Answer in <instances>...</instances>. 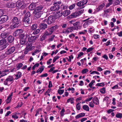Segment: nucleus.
I'll return each mask as SVG.
<instances>
[{"instance_id": "nucleus-39", "label": "nucleus", "mask_w": 122, "mask_h": 122, "mask_svg": "<svg viewBox=\"0 0 122 122\" xmlns=\"http://www.w3.org/2000/svg\"><path fill=\"white\" fill-rule=\"evenodd\" d=\"M115 116L117 118H121L122 117V114L121 113H117L116 115Z\"/></svg>"}, {"instance_id": "nucleus-51", "label": "nucleus", "mask_w": 122, "mask_h": 122, "mask_svg": "<svg viewBox=\"0 0 122 122\" xmlns=\"http://www.w3.org/2000/svg\"><path fill=\"white\" fill-rule=\"evenodd\" d=\"M25 56V55L24 54H22L21 56L18 57V59L22 60L24 59Z\"/></svg>"}, {"instance_id": "nucleus-40", "label": "nucleus", "mask_w": 122, "mask_h": 122, "mask_svg": "<svg viewBox=\"0 0 122 122\" xmlns=\"http://www.w3.org/2000/svg\"><path fill=\"white\" fill-rule=\"evenodd\" d=\"M44 69V68L42 67L38 69L36 72L37 73H41L43 71Z\"/></svg>"}, {"instance_id": "nucleus-58", "label": "nucleus", "mask_w": 122, "mask_h": 122, "mask_svg": "<svg viewBox=\"0 0 122 122\" xmlns=\"http://www.w3.org/2000/svg\"><path fill=\"white\" fill-rule=\"evenodd\" d=\"M75 37V35L73 33H72L69 35V37L71 39H73Z\"/></svg>"}, {"instance_id": "nucleus-12", "label": "nucleus", "mask_w": 122, "mask_h": 122, "mask_svg": "<svg viewBox=\"0 0 122 122\" xmlns=\"http://www.w3.org/2000/svg\"><path fill=\"white\" fill-rule=\"evenodd\" d=\"M25 23L26 25H30L31 22V19L30 18H24L22 20Z\"/></svg>"}, {"instance_id": "nucleus-23", "label": "nucleus", "mask_w": 122, "mask_h": 122, "mask_svg": "<svg viewBox=\"0 0 122 122\" xmlns=\"http://www.w3.org/2000/svg\"><path fill=\"white\" fill-rule=\"evenodd\" d=\"M14 37L11 36H9L7 38V40L8 42L10 43L13 42L14 40Z\"/></svg>"}, {"instance_id": "nucleus-36", "label": "nucleus", "mask_w": 122, "mask_h": 122, "mask_svg": "<svg viewBox=\"0 0 122 122\" xmlns=\"http://www.w3.org/2000/svg\"><path fill=\"white\" fill-rule=\"evenodd\" d=\"M87 31L86 30H84L83 31H79L78 32V34L80 35H84L85 34L86 32H87Z\"/></svg>"}, {"instance_id": "nucleus-48", "label": "nucleus", "mask_w": 122, "mask_h": 122, "mask_svg": "<svg viewBox=\"0 0 122 122\" xmlns=\"http://www.w3.org/2000/svg\"><path fill=\"white\" fill-rule=\"evenodd\" d=\"M40 30L39 29H38L34 31L33 33L34 34H36L39 33L40 32Z\"/></svg>"}, {"instance_id": "nucleus-10", "label": "nucleus", "mask_w": 122, "mask_h": 122, "mask_svg": "<svg viewBox=\"0 0 122 122\" xmlns=\"http://www.w3.org/2000/svg\"><path fill=\"white\" fill-rule=\"evenodd\" d=\"M15 49V47L14 46L9 47L8 50L5 52V54L9 55L13 53Z\"/></svg>"}, {"instance_id": "nucleus-8", "label": "nucleus", "mask_w": 122, "mask_h": 122, "mask_svg": "<svg viewBox=\"0 0 122 122\" xmlns=\"http://www.w3.org/2000/svg\"><path fill=\"white\" fill-rule=\"evenodd\" d=\"M87 0H81L76 3V5L80 8L82 9L84 8L85 5L87 3Z\"/></svg>"}, {"instance_id": "nucleus-22", "label": "nucleus", "mask_w": 122, "mask_h": 122, "mask_svg": "<svg viewBox=\"0 0 122 122\" xmlns=\"http://www.w3.org/2000/svg\"><path fill=\"white\" fill-rule=\"evenodd\" d=\"M85 113H81L79 114L76 116L75 118L76 119L81 118L84 116L85 115Z\"/></svg>"}, {"instance_id": "nucleus-47", "label": "nucleus", "mask_w": 122, "mask_h": 122, "mask_svg": "<svg viewBox=\"0 0 122 122\" xmlns=\"http://www.w3.org/2000/svg\"><path fill=\"white\" fill-rule=\"evenodd\" d=\"M64 92V90H58L57 91L58 93L60 95L62 94Z\"/></svg>"}, {"instance_id": "nucleus-13", "label": "nucleus", "mask_w": 122, "mask_h": 122, "mask_svg": "<svg viewBox=\"0 0 122 122\" xmlns=\"http://www.w3.org/2000/svg\"><path fill=\"white\" fill-rule=\"evenodd\" d=\"M8 19L7 15H5L0 17V24H1L6 22Z\"/></svg>"}, {"instance_id": "nucleus-41", "label": "nucleus", "mask_w": 122, "mask_h": 122, "mask_svg": "<svg viewBox=\"0 0 122 122\" xmlns=\"http://www.w3.org/2000/svg\"><path fill=\"white\" fill-rule=\"evenodd\" d=\"M88 71L89 70L87 68L84 69L82 70L81 73L82 74H84L88 72Z\"/></svg>"}, {"instance_id": "nucleus-6", "label": "nucleus", "mask_w": 122, "mask_h": 122, "mask_svg": "<svg viewBox=\"0 0 122 122\" xmlns=\"http://www.w3.org/2000/svg\"><path fill=\"white\" fill-rule=\"evenodd\" d=\"M14 81L13 76H8L4 82V84L6 85H9Z\"/></svg>"}, {"instance_id": "nucleus-43", "label": "nucleus", "mask_w": 122, "mask_h": 122, "mask_svg": "<svg viewBox=\"0 0 122 122\" xmlns=\"http://www.w3.org/2000/svg\"><path fill=\"white\" fill-rule=\"evenodd\" d=\"M100 92L102 94H104L105 92V87H103L100 90Z\"/></svg>"}, {"instance_id": "nucleus-3", "label": "nucleus", "mask_w": 122, "mask_h": 122, "mask_svg": "<svg viewBox=\"0 0 122 122\" xmlns=\"http://www.w3.org/2000/svg\"><path fill=\"white\" fill-rule=\"evenodd\" d=\"M43 8L42 6L40 5L37 7L33 12L35 17L38 18L40 17L43 14V12L41 11Z\"/></svg>"}, {"instance_id": "nucleus-19", "label": "nucleus", "mask_w": 122, "mask_h": 122, "mask_svg": "<svg viewBox=\"0 0 122 122\" xmlns=\"http://www.w3.org/2000/svg\"><path fill=\"white\" fill-rule=\"evenodd\" d=\"M39 26L40 29H44L47 28V25L46 24L41 23L40 24Z\"/></svg>"}, {"instance_id": "nucleus-24", "label": "nucleus", "mask_w": 122, "mask_h": 122, "mask_svg": "<svg viewBox=\"0 0 122 122\" xmlns=\"http://www.w3.org/2000/svg\"><path fill=\"white\" fill-rule=\"evenodd\" d=\"M92 101L96 105H98L99 104L98 99L96 97L93 98L92 99Z\"/></svg>"}, {"instance_id": "nucleus-4", "label": "nucleus", "mask_w": 122, "mask_h": 122, "mask_svg": "<svg viewBox=\"0 0 122 122\" xmlns=\"http://www.w3.org/2000/svg\"><path fill=\"white\" fill-rule=\"evenodd\" d=\"M27 33H27L26 34H24V37L25 38H28V40L27 42L32 43L35 42L37 39L38 36H32L31 35H30L31 36H30L28 32Z\"/></svg>"}, {"instance_id": "nucleus-9", "label": "nucleus", "mask_w": 122, "mask_h": 122, "mask_svg": "<svg viewBox=\"0 0 122 122\" xmlns=\"http://www.w3.org/2000/svg\"><path fill=\"white\" fill-rule=\"evenodd\" d=\"M55 19L54 17L52 16H49L47 20L45 19L43 20L44 22H46L47 24L50 25L54 21Z\"/></svg>"}, {"instance_id": "nucleus-5", "label": "nucleus", "mask_w": 122, "mask_h": 122, "mask_svg": "<svg viewBox=\"0 0 122 122\" xmlns=\"http://www.w3.org/2000/svg\"><path fill=\"white\" fill-rule=\"evenodd\" d=\"M24 31L23 30L21 29H18L16 30L13 33V35L15 36H20L21 35L23 37L24 36L23 35H24V34H26L27 32H25L24 33Z\"/></svg>"}, {"instance_id": "nucleus-56", "label": "nucleus", "mask_w": 122, "mask_h": 122, "mask_svg": "<svg viewBox=\"0 0 122 122\" xmlns=\"http://www.w3.org/2000/svg\"><path fill=\"white\" fill-rule=\"evenodd\" d=\"M111 73L110 71L109 70H106L104 71V74L105 75H107Z\"/></svg>"}, {"instance_id": "nucleus-28", "label": "nucleus", "mask_w": 122, "mask_h": 122, "mask_svg": "<svg viewBox=\"0 0 122 122\" xmlns=\"http://www.w3.org/2000/svg\"><path fill=\"white\" fill-rule=\"evenodd\" d=\"M8 35V34L6 32H3L1 34V37L2 39H4L6 38Z\"/></svg>"}, {"instance_id": "nucleus-64", "label": "nucleus", "mask_w": 122, "mask_h": 122, "mask_svg": "<svg viewBox=\"0 0 122 122\" xmlns=\"http://www.w3.org/2000/svg\"><path fill=\"white\" fill-rule=\"evenodd\" d=\"M93 36L95 39H97L99 38V36L97 34H94L93 35Z\"/></svg>"}, {"instance_id": "nucleus-14", "label": "nucleus", "mask_w": 122, "mask_h": 122, "mask_svg": "<svg viewBox=\"0 0 122 122\" xmlns=\"http://www.w3.org/2000/svg\"><path fill=\"white\" fill-rule=\"evenodd\" d=\"M13 92H12L9 94V96L7 97L6 101V102L7 104H8L10 102L12 99V97L13 96Z\"/></svg>"}, {"instance_id": "nucleus-53", "label": "nucleus", "mask_w": 122, "mask_h": 122, "mask_svg": "<svg viewBox=\"0 0 122 122\" xmlns=\"http://www.w3.org/2000/svg\"><path fill=\"white\" fill-rule=\"evenodd\" d=\"M55 36V35H53L50 37L48 39L49 41H53Z\"/></svg>"}, {"instance_id": "nucleus-52", "label": "nucleus", "mask_w": 122, "mask_h": 122, "mask_svg": "<svg viewBox=\"0 0 122 122\" xmlns=\"http://www.w3.org/2000/svg\"><path fill=\"white\" fill-rule=\"evenodd\" d=\"M39 65V64L38 63H37L36 64L32 67V69L33 70H34L35 69V68L36 67H38Z\"/></svg>"}, {"instance_id": "nucleus-17", "label": "nucleus", "mask_w": 122, "mask_h": 122, "mask_svg": "<svg viewBox=\"0 0 122 122\" xmlns=\"http://www.w3.org/2000/svg\"><path fill=\"white\" fill-rule=\"evenodd\" d=\"M78 14L76 12V11L73 13L71 14L69 16V17L70 18H75L77 17V16H78Z\"/></svg>"}, {"instance_id": "nucleus-2", "label": "nucleus", "mask_w": 122, "mask_h": 122, "mask_svg": "<svg viewBox=\"0 0 122 122\" xmlns=\"http://www.w3.org/2000/svg\"><path fill=\"white\" fill-rule=\"evenodd\" d=\"M56 27V26L55 25L50 28L47 30L44 35L41 38V40L43 41L46 38L47 36L51 35L54 31V30L55 29Z\"/></svg>"}, {"instance_id": "nucleus-25", "label": "nucleus", "mask_w": 122, "mask_h": 122, "mask_svg": "<svg viewBox=\"0 0 122 122\" xmlns=\"http://www.w3.org/2000/svg\"><path fill=\"white\" fill-rule=\"evenodd\" d=\"M105 4L104 3L99 5L97 8V10L98 11L101 10L102 8L104 6Z\"/></svg>"}, {"instance_id": "nucleus-1", "label": "nucleus", "mask_w": 122, "mask_h": 122, "mask_svg": "<svg viewBox=\"0 0 122 122\" xmlns=\"http://www.w3.org/2000/svg\"><path fill=\"white\" fill-rule=\"evenodd\" d=\"M10 22L12 23V24L10 26V28L12 29L18 27L20 25V19L16 17H13L11 20Z\"/></svg>"}, {"instance_id": "nucleus-31", "label": "nucleus", "mask_w": 122, "mask_h": 122, "mask_svg": "<svg viewBox=\"0 0 122 122\" xmlns=\"http://www.w3.org/2000/svg\"><path fill=\"white\" fill-rule=\"evenodd\" d=\"M8 44L1 45L0 46V50H2L8 46Z\"/></svg>"}, {"instance_id": "nucleus-61", "label": "nucleus", "mask_w": 122, "mask_h": 122, "mask_svg": "<svg viewBox=\"0 0 122 122\" xmlns=\"http://www.w3.org/2000/svg\"><path fill=\"white\" fill-rule=\"evenodd\" d=\"M82 27V26L79 25L76 26V28L75 29L76 30H80Z\"/></svg>"}, {"instance_id": "nucleus-55", "label": "nucleus", "mask_w": 122, "mask_h": 122, "mask_svg": "<svg viewBox=\"0 0 122 122\" xmlns=\"http://www.w3.org/2000/svg\"><path fill=\"white\" fill-rule=\"evenodd\" d=\"M104 85V83H98L96 85V86H103Z\"/></svg>"}, {"instance_id": "nucleus-57", "label": "nucleus", "mask_w": 122, "mask_h": 122, "mask_svg": "<svg viewBox=\"0 0 122 122\" xmlns=\"http://www.w3.org/2000/svg\"><path fill=\"white\" fill-rule=\"evenodd\" d=\"M83 54V53L82 52H80L78 54V56L77 57V59H79L80 57L81 56H82Z\"/></svg>"}, {"instance_id": "nucleus-26", "label": "nucleus", "mask_w": 122, "mask_h": 122, "mask_svg": "<svg viewBox=\"0 0 122 122\" xmlns=\"http://www.w3.org/2000/svg\"><path fill=\"white\" fill-rule=\"evenodd\" d=\"M70 10H66L63 12V13H62V15L65 16H66L69 14H70Z\"/></svg>"}, {"instance_id": "nucleus-45", "label": "nucleus", "mask_w": 122, "mask_h": 122, "mask_svg": "<svg viewBox=\"0 0 122 122\" xmlns=\"http://www.w3.org/2000/svg\"><path fill=\"white\" fill-rule=\"evenodd\" d=\"M94 48L92 47H91L88 48L86 51V52L87 53L89 52L90 51H92Z\"/></svg>"}, {"instance_id": "nucleus-27", "label": "nucleus", "mask_w": 122, "mask_h": 122, "mask_svg": "<svg viewBox=\"0 0 122 122\" xmlns=\"http://www.w3.org/2000/svg\"><path fill=\"white\" fill-rule=\"evenodd\" d=\"M8 44V43H6V41L5 39H3L0 41V45L1 46Z\"/></svg>"}, {"instance_id": "nucleus-59", "label": "nucleus", "mask_w": 122, "mask_h": 122, "mask_svg": "<svg viewBox=\"0 0 122 122\" xmlns=\"http://www.w3.org/2000/svg\"><path fill=\"white\" fill-rule=\"evenodd\" d=\"M96 74L97 75H99L100 74V73L98 72V71H92L90 73L91 74Z\"/></svg>"}, {"instance_id": "nucleus-54", "label": "nucleus", "mask_w": 122, "mask_h": 122, "mask_svg": "<svg viewBox=\"0 0 122 122\" xmlns=\"http://www.w3.org/2000/svg\"><path fill=\"white\" fill-rule=\"evenodd\" d=\"M76 108L78 110H79L81 108V105L80 104L78 103L76 105Z\"/></svg>"}, {"instance_id": "nucleus-62", "label": "nucleus", "mask_w": 122, "mask_h": 122, "mask_svg": "<svg viewBox=\"0 0 122 122\" xmlns=\"http://www.w3.org/2000/svg\"><path fill=\"white\" fill-rule=\"evenodd\" d=\"M80 24V22L79 21H77L76 22H75L74 23L73 25L74 26L76 27L77 26L79 25Z\"/></svg>"}, {"instance_id": "nucleus-46", "label": "nucleus", "mask_w": 122, "mask_h": 122, "mask_svg": "<svg viewBox=\"0 0 122 122\" xmlns=\"http://www.w3.org/2000/svg\"><path fill=\"white\" fill-rule=\"evenodd\" d=\"M89 25L87 22L86 21L83 24V27L85 28H86Z\"/></svg>"}, {"instance_id": "nucleus-30", "label": "nucleus", "mask_w": 122, "mask_h": 122, "mask_svg": "<svg viewBox=\"0 0 122 122\" xmlns=\"http://www.w3.org/2000/svg\"><path fill=\"white\" fill-rule=\"evenodd\" d=\"M95 83V81L94 80H92L89 83L88 85L87 86V87L89 86L90 88H92V85H94Z\"/></svg>"}, {"instance_id": "nucleus-11", "label": "nucleus", "mask_w": 122, "mask_h": 122, "mask_svg": "<svg viewBox=\"0 0 122 122\" xmlns=\"http://www.w3.org/2000/svg\"><path fill=\"white\" fill-rule=\"evenodd\" d=\"M26 44L27 46L26 47V49L28 50V51L31 50L34 48V46H32V43H29V42H27Z\"/></svg>"}, {"instance_id": "nucleus-63", "label": "nucleus", "mask_w": 122, "mask_h": 122, "mask_svg": "<svg viewBox=\"0 0 122 122\" xmlns=\"http://www.w3.org/2000/svg\"><path fill=\"white\" fill-rule=\"evenodd\" d=\"M73 29L74 28L73 27H71L69 28L68 30L69 33L72 32L73 31Z\"/></svg>"}, {"instance_id": "nucleus-33", "label": "nucleus", "mask_w": 122, "mask_h": 122, "mask_svg": "<svg viewBox=\"0 0 122 122\" xmlns=\"http://www.w3.org/2000/svg\"><path fill=\"white\" fill-rule=\"evenodd\" d=\"M88 29L89 30V31L90 32V33L93 32L94 31V28L93 26L89 27Z\"/></svg>"}, {"instance_id": "nucleus-42", "label": "nucleus", "mask_w": 122, "mask_h": 122, "mask_svg": "<svg viewBox=\"0 0 122 122\" xmlns=\"http://www.w3.org/2000/svg\"><path fill=\"white\" fill-rule=\"evenodd\" d=\"M37 27V25L36 24H33L31 27V29L33 30H35Z\"/></svg>"}, {"instance_id": "nucleus-18", "label": "nucleus", "mask_w": 122, "mask_h": 122, "mask_svg": "<svg viewBox=\"0 0 122 122\" xmlns=\"http://www.w3.org/2000/svg\"><path fill=\"white\" fill-rule=\"evenodd\" d=\"M62 12H58L55 14V17L56 18H58L62 16Z\"/></svg>"}, {"instance_id": "nucleus-20", "label": "nucleus", "mask_w": 122, "mask_h": 122, "mask_svg": "<svg viewBox=\"0 0 122 122\" xmlns=\"http://www.w3.org/2000/svg\"><path fill=\"white\" fill-rule=\"evenodd\" d=\"M35 5L34 3H32L29 6V8L30 10H33L35 8Z\"/></svg>"}, {"instance_id": "nucleus-60", "label": "nucleus", "mask_w": 122, "mask_h": 122, "mask_svg": "<svg viewBox=\"0 0 122 122\" xmlns=\"http://www.w3.org/2000/svg\"><path fill=\"white\" fill-rule=\"evenodd\" d=\"M109 1V3L106 6V8L112 4V0Z\"/></svg>"}, {"instance_id": "nucleus-32", "label": "nucleus", "mask_w": 122, "mask_h": 122, "mask_svg": "<svg viewBox=\"0 0 122 122\" xmlns=\"http://www.w3.org/2000/svg\"><path fill=\"white\" fill-rule=\"evenodd\" d=\"M74 100V99L73 98H70L68 99L67 100V102L69 103L70 102L71 104H72L74 103L73 101Z\"/></svg>"}, {"instance_id": "nucleus-34", "label": "nucleus", "mask_w": 122, "mask_h": 122, "mask_svg": "<svg viewBox=\"0 0 122 122\" xmlns=\"http://www.w3.org/2000/svg\"><path fill=\"white\" fill-rule=\"evenodd\" d=\"M30 16V14L29 12H27L25 14L24 18H30L29 17Z\"/></svg>"}, {"instance_id": "nucleus-29", "label": "nucleus", "mask_w": 122, "mask_h": 122, "mask_svg": "<svg viewBox=\"0 0 122 122\" xmlns=\"http://www.w3.org/2000/svg\"><path fill=\"white\" fill-rule=\"evenodd\" d=\"M82 108L85 110L89 111V108L87 105H85L82 106Z\"/></svg>"}, {"instance_id": "nucleus-50", "label": "nucleus", "mask_w": 122, "mask_h": 122, "mask_svg": "<svg viewBox=\"0 0 122 122\" xmlns=\"http://www.w3.org/2000/svg\"><path fill=\"white\" fill-rule=\"evenodd\" d=\"M4 11L3 9H0V16H2L4 14Z\"/></svg>"}, {"instance_id": "nucleus-7", "label": "nucleus", "mask_w": 122, "mask_h": 122, "mask_svg": "<svg viewBox=\"0 0 122 122\" xmlns=\"http://www.w3.org/2000/svg\"><path fill=\"white\" fill-rule=\"evenodd\" d=\"M61 3V1H59L58 2L54 1V5L53 6L51 7L50 10L51 11H54L57 10H58L60 8L58 5L57 4H60Z\"/></svg>"}, {"instance_id": "nucleus-44", "label": "nucleus", "mask_w": 122, "mask_h": 122, "mask_svg": "<svg viewBox=\"0 0 122 122\" xmlns=\"http://www.w3.org/2000/svg\"><path fill=\"white\" fill-rule=\"evenodd\" d=\"M65 112V110L64 109H62L60 112V115L61 117H62L64 115V113Z\"/></svg>"}, {"instance_id": "nucleus-49", "label": "nucleus", "mask_w": 122, "mask_h": 122, "mask_svg": "<svg viewBox=\"0 0 122 122\" xmlns=\"http://www.w3.org/2000/svg\"><path fill=\"white\" fill-rule=\"evenodd\" d=\"M59 58V57L58 56H56L54 57L53 60V62L54 63Z\"/></svg>"}, {"instance_id": "nucleus-35", "label": "nucleus", "mask_w": 122, "mask_h": 122, "mask_svg": "<svg viewBox=\"0 0 122 122\" xmlns=\"http://www.w3.org/2000/svg\"><path fill=\"white\" fill-rule=\"evenodd\" d=\"M25 38L24 40V39H21L20 40V43L22 45L24 44H25V42L27 41V39Z\"/></svg>"}, {"instance_id": "nucleus-21", "label": "nucleus", "mask_w": 122, "mask_h": 122, "mask_svg": "<svg viewBox=\"0 0 122 122\" xmlns=\"http://www.w3.org/2000/svg\"><path fill=\"white\" fill-rule=\"evenodd\" d=\"M22 76V73L21 72L19 71L17 72L16 74L15 75L16 76L15 79L17 80L18 79L20 78Z\"/></svg>"}, {"instance_id": "nucleus-38", "label": "nucleus", "mask_w": 122, "mask_h": 122, "mask_svg": "<svg viewBox=\"0 0 122 122\" xmlns=\"http://www.w3.org/2000/svg\"><path fill=\"white\" fill-rule=\"evenodd\" d=\"M23 66V64L22 63H18L16 66V69L17 70L19 69Z\"/></svg>"}, {"instance_id": "nucleus-15", "label": "nucleus", "mask_w": 122, "mask_h": 122, "mask_svg": "<svg viewBox=\"0 0 122 122\" xmlns=\"http://www.w3.org/2000/svg\"><path fill=\"white\" fill-rule=\"evenodd\" d=\"M16 4L17 5V7H21L23 6L24 4V0H18L16 2Z\"/></svg>"}, {"instance_id": "nucleus-37", "label": "nucleus", "mask_w": 122, "mask_h": 122, "mask_svg": "<svg viewBox=\"0 0 122 122\" xmlns=\"http://www.w3.org/2000/svg\"><path fill=\"white\" fill-rule=\"evenodd\" d=\"M84 11V9H80L78 11H76V12L79 14V16L81 14H82L83 12Z\"/></svg>"}, {"instance_id": "nucleus-16", "label": "nucleus", "mask_w": 122, "mask_h": 122, "mask_svg": "<svg viewBox=\"0 0 122 122\" xmlns=\"http://www.w3.org/2000/svg\"><path fill=\"white\" fill-rule=\"evenodd\" d=\"M7 6L9 8H14L16 6H17L16 3H14L13 2L8 3Z\"/></svg>"}]
</instances>
